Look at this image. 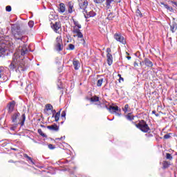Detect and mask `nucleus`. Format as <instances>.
Here are the masks:
<instances>
[{"label":"nucleus","mask_w":177,"mask_h":177,"mask_svg":"<svg viewBox=\"0 0 177 177\" xmlns=\"http://www.w3.org/2000/svg\"><path fill=\"white\" fill-rule=\"evenodd\" d=\"M28 160L29 161H30L31 164H32V165H34L35 163H34V161H32V158H31V157L29 156V157L28 158Z\"/></svg>","instance_id":"obj_44"},{"label":"nucleus","mask_w":177,"mask_h":177,"mask_svg":"<svg viewBox=\"0 0 177 177\" xmlns=\"http://www.w3.org/2000/svg\"><path fill=\"white\" fill-rule=\"evenodd\" d=\"M111 49H110V48H106L107 55H109V53H111Z\"/></svg>","instance_id":"obj_47"},{"label":"nucleus","mask_w":177,"mask_h":177,"mask_svg":"<svg viewBox=\"0 0 177 177\" xmlns=\"http://www.w3.org/2000/svg\"><path fill=\"white\" fill-rule=\"evenodd\" d=\"M51 28L55 31V32L59 34V30L62 28V24H60V22H55L54 24L51 26Z\"/></svg>","instance_id":"obj_9"},{"label":"nucleus","mask_w":177,"mask_h":177,"mask_svg":"<svg viewBox=\"0 0 177 177\" xmlns=\"http://www.w3.org/2000/svg\"><path fill=\"white\" fill-rule=\"evenodd\" d=\"M114 119H111L110 121H113Z\"/></svg>","instance_id":"obj_56"},{"label":"nucleus","mask_w":177,"mask_h":177,"mask_svg":"<svg viewBox=\"0 0 177 177\" xmlns=\"http://www.w3.org/2000/svg\"><path fill=\"white\" fill-rule=\"evenodd\" d=\"M129 107V105L126 104V105L124 106V108H123V111H124V113H127V112L128 111Z\"/></svg>","instance_id":"obj_39"},{"label":"nucleus","mask_w":177,"mask_h":177,"mask_svg":"<svg viewBox=\"0 0 177 177\" xmlns=\"http://www.w3.org/2000/svg\"><path fill=\"white\" fill-rule=\"evenodd\" d=\"M127 120L129 121H132L133 120V116H132V113H129L127 115L125 116Z\"/></svg>","instance_id":"obj_26"},{"label":"nucleus","mask_w":177,"mask_h":177,"mask_svg":"<svg viewBox=\"0 0 177 177\" xmlns=\"http://www.w3.org/2000/svg\"><path fill=\"white\" fill-rule=\"evenodd\" d=\"M60 120V111L57 112L55 115V121L57 122Z\"/></svg>","instance_id":"obj_25"},{"label":"nucleus","mask_w":177,"mask_h":177,"mask_svg":"<svg viewBox=\"0 0 177 177\" xmlns=\"http://www.w3.org/2000/svg\"><path fill=\"white\" fill-rule=\"evenodd\" d=\"M83 13L86 19H89V17H95V16H96V12H95L93 10L89 12L87 11V12H83Z\"/></svg>","instance_id":"obj_11"},{"label":"nucleus","mask_w":177,"mask_h":177,"mask_svg":"<svg viewBox=\"0 0 177 177\" xmlns=\"http://www.w3.org/2000/svg\"><path fill=\"white\" fill-rule=\"evenodd\" d=\"M73 67L75 68V70H79L80 65V62L74 59L73 62Z\"/></svg>","instance_id":"obj_16"},{"label":"nucleus","mask_w":177,"mask_h":177,"mask_svg":"<svg viewBox=\"0 0 177 177\" xmlns=\"http://www.w3.org/2000/svg\"><path fill=\"white\" fill-rule=\"evenodd\" d=\"M21 122H19L18 124H20L21 127H23V125H24V122H26V114H23L21 115Z\"/></svg>","instance_id":"obj_22"},{"label":"nucleus","mask_w":177,"mask_h":177,"mask_svg":"<svg viewBox=\"0 0 177 177\" xmlns=\"http://www.w3.org/2000/svg\"><path fill=\"white\" fill-rule=\"evenodd\" d=\"M68 49L69 50H74V49H75V46H74V44H68Z\"/></svg>","instance_id":"obj_32"},{"label":"nucleus","mask_w":177,"mask_h":177,"mask_svg":"<svg viewBox=\"0 0 177 177\" xmlns=\"http://www.w3.org/2000/svg\"><path fill=\"white\" fill-rule=\"evenodd\" d=\"M59 10L60 13H64L66 12V6H64V3H61L59 4Z\"/></svg>","instance_id":"obj_18"},{"label":"nucleus","mask_w":177,"mask_h":177,"mask_svg":"<svg viewBox=\"0 0 177 177\" xmlns=\"http://www.w3.org/2000/svg\"><path fill=\"white\" fill-rule=\"evenodd\" d=\"M2 75H3V71L0 69V80L2 78Z\"/></svg>","instance_id":"obj_46"},{"label":"nucleus","mask_w":177,"mask_h":177,"mask_svg":"<svg viewBox=\"0 0 177 177\" xmlns=\"http://www.w3.org/2000/svg\"><path fill=\"white\" fill-rule=\"evenodd\" d=\"M104 1L106 0H93V2H95V3H103Z\"/></svg>","instance_id":"obj_34"},{"label":"nucleus","mask_w":177,"mask_h":177,"mask_svg":"<svg viewBox=\"0 0 177 177\" xmlns=\"http://www.w3.org/2000/svg\"><path fill=\"white\" fill-rule=\"evenodd\" d=\"M115 2H117L118 3H120V2H121V0H115Z\"/></svg>","instance_id":"obj_53"},{"label":"nucleus","mask_w":177,"mask_h":177,"mask_svg":"<svg viewBox=\"0 0 177 177\" xmlns=\"http://www.w3.org/2000/svg\"><path fill=\"white\" fill-rule=\"evenodd\" d=\"M169 167V162L165 161L163 162V168H168Z\"/></svg>","instance_id":"obj_33"},{"label":"nucleus","mask_w":177,"mask_h":177,"mask_svg":"<svg viewBox=\"0 0 177 177\" xmlns=\"http://www.w3.org/2000/svg\"><path fill=\"white\" fill-rule=\"evenodd\" d=\"M136 15H137V16H140V17H142V12H140V10H139V9H137V10H136Z\"/></svg>","instance_id":"obj_38"},{"label":"nucleus","mask_w":177,"mask_h":177,"mask_svg":"<svg viewBox=\"0 0 177 177\" xmlns=\"http://www.w3.org/2000/svg\"><path fill=\"white\" fill-rule=\"evenodd\" d=\"M152 113H156V111H153Z\"/></svg>","instance_id":"obj_58"},{"label":"nucleus","mask_w":177,"mask_h":177,"mask_svg":"<svg viewBox=\"0 0 177 177\" xmlns=\"http://www.w3.org/2000/svg\"><path fill=\"white\" fill-rule=\"evenodd\" d=\"M91 102H99V97L94 96L91 98Z\"/></svg>","instance_id":"obj_28"},{"label":"nucleus","mask_w":177,"mask_h":177,"mask_svg":"<svg viewBox=\"0 0 177 177\" xmlns=\"http://www.w3.org/2000/svg\"><path fill=\"white\" fill-rule=\"evenodd\" d=\"M73 8H74V6H73V5L68 4V13H73Z\"/></svg>","instance_id":"obj_29"},{"label":"nucleus","mask_w":177,"mask_h":177,"mask_svg":"<svg viewBox=\"0 0 177 177\" xmlns=\"http://www.w3.org/2000/svg\"><path fill=\"white\" fill-rule=\"evenodd\" d=\"M24 157H25V158H28L30 156H28V155H27V154H25Z\"/></svg>","instance_id":"obj_51"},{"label":"nucleus","mask_w":177,"mask_h":177,"mask_svg":"<svg viewBox=\"0 0 177 177\" xmlns=\"http://www.w3.org/2000/svg\"><path fill=\"white\" fill-rule=\"evenodd\" d=\"M38 133H39V135H41V136H43V138H45L46 135L42 132L41 129H38Z\"/></svg>","instance_id":"obj_36"},{"label":"nucleus","mask_w":177,"mask_h":177,"mask_svg":"<svg viewBox=\"0 0 177 177\" xmlns=\"http://www.w3.org/2000/svg\"><path fill=\"white\" fill-rule=\"evenodd\" d=\"M53 110V106H52V104H47L46 105V109L44 110V111H52Z\"/></svg>","instance_id":"obj_24"},{"label":"nucleus","mask_w":177,"mask_h":177,"mask_svg":"<svg viewBox=\"0 0 177 177\" xmlns=\"http://www.w3.org/2000/svg\"><path fill=\"white\" fill-rule=\"evenodd\" d=\"M114 2V0H106L105 5L106 9H111V3Z\"/></svg>","instance_id":"obj_19"},{"label":"nucleus","mask_w":177,"mask_h":177,"mask_svg":"<svg viewBox=\"0 0 177 177\" xmlns=\"http://www.w3.org/2000/svg\"><path fill=\"white\" fill-rule=\"evenodd\" d=\"M48 18L50 20H55L56 19V15L55 14H50L49 16H48Z\"/></svg>","instance_id":"obj_30"},{"label":"nucleus","mask_w":177,"mask_h":177,"mask_svg":"<svg viewBox=\"0 0 177 177\" xmlns=\"http://www.w3.org/2000/svg\"><path fill=\"white\" fill-rule=\"evenodd\" d=\"M144 62L145 66H147V67H153V62L151 61H150V59H149V58H145L144 59Z\"/></svg>","instance_id":"obj_15"},{"label":"nucleus","mask_w":177,"mask_h":177,"mask_svg":"<svg viewBox=\"0 0 177 177\" xmlns=\"http://www.w3.org/2000/svg\"><path fill=\"white\" fill-rule=\"evenodd\" d=\"M120 80H122V81H124V78L120 77Z\"/></svg>","instance_id":"obj_54"},{"label":"nucleus","mask_w":177,"mask_h":177,"mask_svg":"<svg viewBox=\"0 0 177 177\" xmlns=\"http://www.w3.org/2000/svg\"><path fill=\"white\" fill-rule=\"evenodd\" d=\"M28 24L30 28L34 27V22L32 21H30Z\"/></svg>","instance_id":"obj_35"},{"label":"nucleus","mask_w":177,"mask_h":177,"mask_svg":"<svg viewBox=\"0 0 177 177\" xmlns=\"http://www.w3.org/2000/svg\"><path fill=\"white\" fill-rule=\"evenodd\" d=\"M119 75V77H121V75Z\"/></svg>","instance_id":"obj_60"},{"label":"nucleus","mask_w":177,"mask_h":177,"mask_svg":"<svg viewBox=\"0 0 177 177\" xmlns=\"http://www.w3.org/2000/svg\"><path fill=\"white\" fill-rule=\"evenodd\" d=\"M12 150H16V149L14 148V149H12Z\"/></svg>","instance_id":"obj_59"},{"label":"nucleus","mask_w":177,"mask_h":177,"mask_svg":"<svg viewBox=\"0 0 177 177\" xmlns=\"http://www.w3.org/2000/svg\"><path fill=\"white\" fill-rule=\"evenodd\" d=\"M107 110L111 113V114H115L117 111L119 113H121V109L118 107V106H109V108H107Z\"/></svg>","instance_id":"obj_8"},{"label":"nucleus","mask_w":177,"mask_h":177,"mask_svg":"<svg viewBox=\"0 0 177 177\" xmlns=\"http://www.w3.org/2000/svg\"><path fill=\"white\" fill-rule=\"evenodd\" d=\"M12 31L15 39H20L22 42H24L26 39H27V37L23 36V32H20V30H17L16 33L15 32V30H12Z\"/></svg>","instance_id":"obj_5"},{"label":"nucleus","mask_w":177,"mask_h":177,"mask_svg":"<svg viewBox=\"0 0 177 177\" xmlns=\"http://www.w3.org/2000/svg\"><path fill=\"white\" fill-rule=\"evenodd\" d=\"M136 127L140 129L142 132L147 133L150 131V127H149V125L146 124L145 120L140 121L138 124H136Z\"/></svg>","instance_id":"obj_4"},{"label":"nucleus","mask_w":177,"mask_h":177,"mask_svg":"<svg viewBox=\"0 0 177 177\" xmlns=\"http://www.w3.org/2000/svg\"><path fill=\"white\" fill-rule=\"evenodd\" d=\"M161 3V5L164 6L165 9H167V10H169V12H174V8H172V7H170L169 6H168L167 4H165L164 3Z\"/></svg>","instance_id":"obj_23"},{"label":"nucleus","mask_w":177,"mask_h":177,"mask_svg":"<svg viewBox=\"0 0 177 177\" xmlns=\"http://www.w3.org/2000/svg\"><path fill=\"white\" fill-rule=\"evenodd\" d=\"M106 57L109 66H111L113 64V55H111V53H109L106 55Z\"/></svg>","instance_id":"obj_14"},{"label":"nucleus","mask_w":177,"mask_h":177,"mask_svg":"<svg viewBox=\"0 0 177 177\" xmlns=\"http://www.w3.org/2000/svg\"><path fill=\"white\" fill-rule=\"evenodd\" d=\"M102 84H103V79H100L97 80V86H102Z\"/></svg>","instance_id":"obj_31"},{"label":"nucleus","mask_w":177,"mask_h":177,"mask_svg":"<svg viewBox=\"0 0 177 177\" xmlns=\"http://www.w3.org/2000/svg\"><path fill=\"white\" fill-rule=\"evenodd\" d=\"M114 119H111L110 121H113Z\"/></svg>","instance_id":"obj_57"},{"label":"nucleus","mask_w":177,"mask_h":177,"mask_svg":"<svg viewBox=\"0 0 177 177\" xmlns=\"http://www.w3.org/2000/svg\"><path fill=\"white\" fill-rule=\"evenodd\" d=\"M78 2L80 9L83 10V13H88V10H86V8H88V0H78Z\"/></svg>","instance_id":"obj_6"},{"label":"nucleus","mask_w":177,"mask_h":177,"mask_svg":"<svg viewBox=\"0 0 177 177\" xmlns=\"http://www.w3.org/2000/svg\"><path fill=\"white\" fill-rule=\"evenodd\" d=\"M120 113L121 112H117L116 111V113L115 114V115H118V117H121V113Z\"/></svg>","instance_id":"obj_49"},{"label":"nucleus","mask_w":177,"mask_h":177,"mask_svg":"<svg viewBox=\"0 0 177 177\" xmlns=\"http://www.w3.org/2000/svg\"><path fill=\"white\" fill-rule=\"evenodd\" d=\"M9 41L1 39L0 40V57L2 55H5V52L9 49Z\"/></svg>","instance_id":"obj_2"},{"label":"nucleus","mask_w":177,"mask_h":177,"mask_svg":"<svg viewBox=\"0 0 177 177\" xmlns=\"http://www.w3.org/2000/svg\"><path fill=\"white\" fill-rule=\"evenodd\" d=\"M169 138H171V135L170 134H165L164 136V139H169Z\"/></svg>","instance_id":"obj_42"},{"label":"nucleus","mask_w":177,"mask_h":177,"mask_svg":"<svg viewBox=\"0 0 177 177\" xmlns=\"http://www.w3.org/2000/svg\"><path fill=\"white\" fill-rule=\"evenodd\" d=\"M17 128V126H13L10 127V131H15Z\"/></svg>","instance_id":"obj_45"},{"label":"nucleus","mask_w":177,"mask_h":177,"mask_svg":"<svg viewBox=\"0 0 177 177\" xmlns=\"http://www.w3.org/2000/svg\"><path fill=\"white\" fill-rule=\"evenodd\" d=\"M6 12H12V7L10 6H8L6 7Z\"/></svg>","instance_id":"obj_37"},{"label":"nucleus","mask_w":177,"mask_h":177,"mask_svg":"<svg viewBox=\"0 0 177 177\" xmlns=\"http://www.w3.org/2000/svg\"><path fill=\"white\" fill-rule=\"evenodd\" d=\"M48 149H50V150H53V149H55V147H53V145L50 144L48 145Z\"/></svg>","instance_id":"obj_43"},{"label":"nucleus","mask_w":177,"mask_h":177,"mask_svg":"<svg viewBox=\"0 0 177 177\" xmlns=\"http://www.w3.org/2000/svg\"><path fill=\"white\" fill-rule=\"evenodd\" d=\"M114 17H115V14L114 12H110L107 16V20H113Z\"/></svg>","instance_id":"obj_21"},{"label":"nucleus","mask_w":177,"mask_h":177,"mask_svg":"<svg viewBox=\"0 0 177 177\" xmlns=\"http://www.w3.org/2000/svg\"><path fill=\"white\" fill-rule=\"evenodd\" d=\"M19 117H20V113L19 112L15 113L11 117L12 122H15L17 124V118H19Z\"/></svg>","instance_id":"obj_13"},{"label":"nucleus","mask_w":177,"mask_h":177,"mask_svg":"<svg viewBox=\"0 0 177 177\" xmlns=\"http://www.w3.org/2000/svg\"><path fill=\"white\" fill-rule=\"evenodd\" d=\"M166 158H167V160H172V156L171 155V153H167Z\"/></svg>","instance_id":"obj_40"},{"label":"nucleus","mask_w":177,"mask_h":177,"mask_svg":"<svg viewBox=\"0 0 177 177\" xmlns=\"http://www.w3.org/2000/svg\"><path fill=\"white\" fill-rule=\"evenodd\" d=\"M66 138V136H64V137H61L59 138H56L55 140H62V139H65Z\"/></svg>","instance_id":"obj_48"},{"label":"nucleus","mask_w":177,"mask_h":177,"mask_svg":"<svg viewBox=\"0 0 177 177\" xmlns=\"http://www.w3.org/2000/svg\"><path fill=\"white\" fill-rule=\"evenodd\" d=\"M51 111H52V113H53V114H56V110H51Z\"/></svg>","instance_id":"obj_50"},{"label":"nucleus","mask_w":177,"mask_h":177,"mask_svg":"<svg viewBox=\"0 0 177 177\" xmlns=\"http://www.w3.org/2000/svg\"><path fill=\"white\" fill-rule=\"evenodd\" d=\"M48 129H50V131H59V127L56 124H53L51 126L47 127Z\"/></svg>","instance_id":"obj_20"},{"label":"nucleus","mask_w":177,"mask_h":177,"mask_svg":"<svg viewBox=\"0 0 177 177\" xmlns=\"http://www.w3.org/2000/svg\"><path fill=\"white\" fill-rule=\"evenodd\" d=\"M55 49L57 52H62L63 50V39L62 36H58L55 39Z\"/></svg>","instance_id":"obj_3"},{"label":"nucleus","mask_w":177,"mask_h":177,"mask_svg":"<svg viewBox=\"0 0 177 177\" xmlns=\"http://www.w3.org/2000/svg\"><path fill=\"white\" fill-rule=\"evenodd\" d=\"M15 106H16V102L11 101L8 104V113H12L15 110Z\"/></svg>","instance_id":"obj_12"},{"label":"nucleus","mask_w":177,"mask_h":177,"mask_svg":"<svg viewBox=\"0 0 177 177\" xmlns=\"http://www.w3.org/2000/svg\"><path fill=\"white\" fill-rule=\"evenodd\" d=\"M114 38L116 41H118V42H120V44H122L123 45H125V44H127L125 38H124V37L120 33H115L114 35Z\"/></svg>","instance_id":"obj_7"},{"label":"nucleus","mask_w":177,"mask_h":177,"mask_svg":"<svg viewBox=\"0 0 177 177\" xmlns=\"http://www.w3.org/2000/svg\"><path fill=\"white\" fill-rule=\"evenodd\" d=\"M61 117L62 118H64V120H66V111H62Z\"/></svg>","instance_id":"obj_41"},{"label":"nucleus","mask_w":177,"mask_h":177,"mask_svg":"<svg viewBox=\"0 0 177 177\" xmlns=\"http://www.w3.org/2000/svg\"><path fill=\"white\" fill-rule=\"evenodd\" d=\"M55 115L54 113H53V116H52V117H53V118L54 117V118H55Z\"/></svg>","instance_id":"obj_55"},{"label":"nucleus","mask_w":177,"mask_h":177,"mask_svg":"<svg viewBox=\"0 0 177 177\" xmlns=\"http://www.w3.org/2000/svg\"><path fill=\"white\" fill-rule=\"evenodd\" d=\"M26 55H28L27 44H24L14 54L12 61L9 66L10 70L15 71L16 73L24 71L26 70V66L24 65V61H23L21 56H26Z\"/></svg>","instance_id":"obj_1"},{"label":"nucleus","mask_w":177,"mask_h":177,"mask_svg":"<svg viewBox=\"0 0 177 177\" xmlns=\"http://www.w3.org/2000/svg\"><path fill=\"white\" fill-rule=\"evenodd\" d=\"M73 23L75 27H77V28H78V30H80V28H82V26H81V24H80V23L77 21H74Z\"/></svg>","instance_id":"obj_27"},{"label":"nucleus","mask_w":177,"mask_h":177,"mask_svg":"<svg viewBox=\"0 0 177 177\" xmlns=\"http://www.w3.org/2000/svg\"><path fill=\"white\" fill-rule=\"evenodd\" d=\"M73 32L74 34L73 37H77V38H84V35H82L81 30L75 27Z\"/></svg>","instance_id":"obj_10"},{"label":"nucleus","mask_w":177,"mask_h":177,"mask_svg":"<svg viewBox=\"0 0 177 177\" xmlns=\"http://www.w3.org/2000/svg\"><path fill=\"white\" fill-rule=\"evenodd\" d=\"M176 29H177L176 23L173 22L172 24H170V30L171 32H175V31H176Z\"/></svg>","instance_id":"obj_17"},{"label":"nucleus","mask_w":177,"mask_h":177,"mask_svg":"<svg viewBox=\"0 0 177 177\" xmlns=\"http://www.w3.org/2000/svg\"><path fill=\"white\" fill-rule=\"evenodd\" d=\"M127 59H128V60H131V56H128V57H127Z\"/></svg>","instance_id":"obj_52"}]
</instances>
